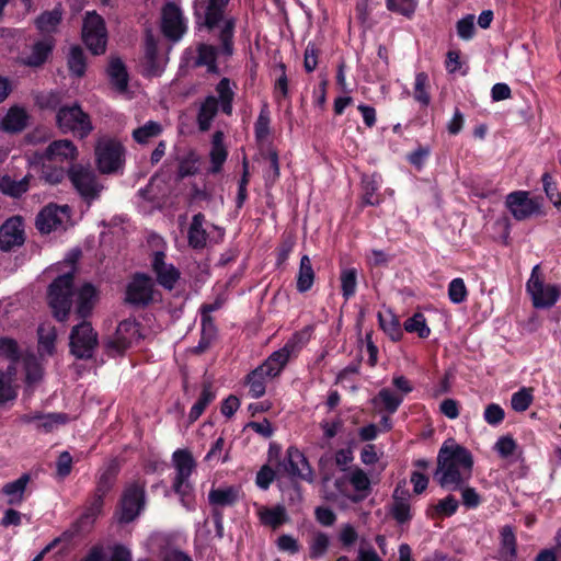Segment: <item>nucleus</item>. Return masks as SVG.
<instances>
[{"label":"nucleus","mask_w":561,"mask_h":561,"mask_svg":"<svg viewBox=\"0 0 561 561\" xmlns=\"http://www.w3.org/2000/svg\"><path fill=\"white\" fill-rule=\"evenodd\" d=\"M505 206L514 219L522 221L541 214L542 199L531 197L527 191H515L506 196Z\"/></svg>","instance_id":"nucleus-12"},{"label":"nucleus","mask_w":561,"mask_h":561,"mask_svg":"<svg viewBox=\"0 0 561 561\" xmlns=\"http://www.w3.org/2000/svg\"><path fill=\"white\" fill-rule=\"evenodd\" d=\"M267 379L271 378L260 371L259 368L248 376L249 393L252 398H261L265 393Z\"/></svg>","instance_id":"nucleus-49"},{"label":"nucleus","mask_w":561,"mask_h":561,"mask_svg":"<svg viewBox=\"0 0 561 561\" xmlns=\"http://www.w3.org/2000/svg\"><path fill=\"white\" fill-rule=\"evenodd\" d=\"M386 7L389 11L411 18L417 7V0H386Z\"/></svg>","instance_id":"nucleus-54"},{"label":"nucleus","mask_w":561,"mask_h":561,"mask_svg":"<svg viewBox=\"0 0 561 561\" xmlns=\"http://www.w3.org/2000/svg\"><path fill=\"white\" fill-rule=\"evenodd\" d=\"M217 112L218 100L213 95L207 96L206 100L202 103L197 116L198 127L202 131H206L210 128L211 122Z\"/></svg>","instance_id":"nucleus-38"},{"label":"nucleus","mask_w":561,"mask_h":561,"mask_svg":"<svg viewBox=\"0 0 561 561\" xmlns=\"http://www.w3.org/2000/svg\"><path fill=\"white\" fill-rule=\"evenodd\" d=\"M56 121L62 133H72L80 138L87 137L93 129L89 115L77 104L60 107Z\"/></svg>","instance_id":"nucleus-8"},{"label":"nucleus","mask_w":561,"mask_h":561,"mask_svg":"<svg viewBox=\"0 0 561 561\" xmlns=\"http://www.w3.org/2000/svg\"><path fill=\"white\" fill-rule=\"evenodd\" d=\"M68 67L71 73L82 77L85 72V57L81 47L73 46L69 50Z\"/></svg>","instance_id":"nucleus-50"},{"label":"nucleus","mask_w":561,"mask_h":561,"mask_svg":"<svg viewBox=\"0 0 561 561\" xmlns=\"http://www.w3.org/2000/svg\"><path fill=\"white\" fill-rule=\"evenodd\" d=\"M162 133V126L154 121H148L145 125L134 129L133 138L136 142L145 145Z\"/></svg>","instance_id":"nucleus-42"},{"label":"nucleus","mask_w":561,"mask_h":561,"mask_svg":"<svg viewBox=\"0 0 561 561\" xmlns=\"http://www.w3.org/2000/svg\"><path fill=\"white\" fill-rule=\"evenodd\" d=\"M68 175L76 190L87 199L95 198L102 190L94 172L81 164L71 165Z\"/></svg>","instance_id":"nucleus-15"},{"label":"nucleus","mask_w":561,"mask_h":561,"mask_svg":"<svg viewBox=\"0 0 561 561\" xmlns=\"http://www.w3.org/2000/svg\"><path fill=\"white\" fill-rule=\"evenodd\" d=\"M238 496L239 491L233 486L211 490L208 495L210 503L221 506L234 503Z\"/></svg>","instance_id":"nucleus-47"},{"label":"nucleus","mask_w":561,"mask_h":561,"mask_svg":"<svg viewBox=\"0 0 561 561\" xmlns=\"http://www.w3.org/2000/svg\"><path fill=\"white\" fill-rule=\"evenodd\" d=\"M287 470L291 476L298 477L309 482L313 480L312 469L305 455L298 448L289 447L287 449Z\"/></svg>","instance_id":"nucleus-23"},{"label":"nucleus","mask_w":561,"mask_h":561,"mask_svg":"<svg viewBox=\"0 0 561 561\" xmlns=\"http://www.w3.org/2000/svg\"><path fill=\"white\" fill-rule=\"evenodd\" d=\"M77 157L78 149L75 144L69 139H59L48 145L41 159L51 162L71 163Z\"/></svg>","instance_id":"nucleus-21"},{"label":"nucleus","mask_w":561,"mask_h":561,"mask_svg":"<svg viewBox=\"0 0 561 561\" xmlns=\"http://www.w3.org/2000/svg\"><path fill=\"white\" fill-rule=\"evenodd\" d=\"M468 290L462 278H454L448 285V297L454 304H461L466 300Z\"/></svg>","instance_id":"nucleus-57"},{"label":"nucleus","mask_w":561,"mask_h":561,"mask_svg":"<svg viewBox=\"0 0 561 561\" xmlns=\"http://www.w3.org/2000/svg\"><path fill=\"white\" fill-rule=\"evenodd\" d=\"M198 170V156L190 151L184 158L180 160L179 164V176L186 178L193 175Z\"/></svg>","instance_id":"nucleus-58"},{"label":"nucleus","mask_w":561,"mask_h":561,"mask_svg":"<svg viewBox=\"0 0 561 561\" xmlns=\"http://www.w3.org/2000/svg\"><path fill=\"white\" fill-rule=\"evenodd\" d=\"M38 352L41 355H53L57 339L56 328L51 322H43L38 330Z\"/></svg>","instance_id":"nucleus-30"},{"label":"nucleus","mask_w":561,"mask_h":561,"mask_svg":"<svg viewBox=\"0 0 561 561\" xmlns=\"http://www.w3.org/2000/svg\"><path fill=\"white\" fill-rule=\"evenodd\" d=\"M80 561H133V556L126 546L98 543Z\"/></svg>","instance_id":"nucleus-17"},{"label":"nucleus","mask_w":561,"mask_h":561,"mask_svg":"<svg viewBox=\"0 0 561 561\" xmlns=\"http://www.w3.org/2000/svg\"><path fill=\"white\" fill-rule=\"evenodd\" d=\"M98 301V290L91 284H84L77 293L76 313L80 318H87Z\"/></svg>","instance_id":"nucleus-27"},{"label":"nucleus","mask_w":561,"mask_h":561,"mask_svg":"<svg viewBox=\"0 0 561 561\" xmlns=\"http://www.w3.org/2000/svg\"><path fill=\"white\" fill-rule=\"evenodd\" d=\"M95 159L101 173H115L123 168L124 149L118 141L102 137L95 146Z\"/></svg>","instance_id":"nucleus-9"},{"label":"nucleus","mask_w":561,"mask_h":561,"mask_svg":"<svg viewBox=\"0 0 561 561\" xmlns=\"http://www.w3.org/2000/svg\"><path fill=\"white\" fill-rule=\"evenodd\" d=\"M32 175L26 174L21 180H14L5 175L0 181V188L2 193L12 197H19L30 188V181Z\"/></svg>","instance_id":"nucleus-39"},{"label":"nucleus","mask_w":561,"mask_h":561,"mask_svg":"<svg viewBox=\"0 0 561 561\" xmlns=\"http://www.w3.org/2000/svg\"><path fill=\"white\" fill-rule=\"evenodd\" d=\"M77 255L65 261L66 271L56 277L48 287V306L58 321H66L73 302V275Z\"/></svg>","instance_id":"nucleus-3"},{"label":"nucleus","mask_w":561,"mask_h":561,"mask_svg":"<svg viewBox=\"0 0 561 561\" xmlns=\"http://www.w3.org/2000/svg\"><path fill=\"white\" fill-rule=\"evenodd\" d=\"M139 339V324L135 320H124L118 324L115 334L105 343L106 352L112 356L119 355Z\"/></svg>","instance_id":"nucleus-14"},{"label":"nucleus","mask_w":561,"mask_h":561,"mask_svg":"<svg viewBox=\"0 0 561 561\" xmlns=\"http://www.w3.org/2000/svg\"><path fill=\"white\" fill-rule=\"evenodd\" d=\"M205 216L201 213L193 216L188 228V244L194 249H203L206 245L207 232L204 229Z\"/></svg>","instance_id":"nucleus-32"},{"label":"nucleus","mask_w":561,"mask_h":561,"mask_svg":"<svg viewBox=\"0 0 561 561\" xmlns=\"http://www.w3.org/2000/svg\"><path fill=\"white\" fill-rule=\"evenodd\" d=\"M534 400L531 388H522L513 393L511 399L512 409L516 412L526 411Z\"/></svg>","instance_id":"nucleus-53"},{"label":"nucleus","mask_w":561,"mask_h":561,"mask_svg":"<svg viewBox=\"0 0 561 561\" xmlns=\"http://www.w3.org/2000/svg\"><path fill=\"white\" fill-rule=\"evenodd\" d=\"M26 381L36 382L42 377V367L34 356L25 358Z\"/></svg>","instance_id":"nucleus-62"},{"label":"nucleus","mask_w":561,"mask_h":561,"mask_svg":"<svg viewBox=\"0 0 561 561\" xmlns=\"http://www.w3.org/2000/svg\"><path fill=\"white\" fill-rule=\"evenodd\" d=\"M69 417L65 413H48L41 414L37 428L48 433L56 430L58 426L66 424Z\"/></svg>","instance_id":"nucleus-52"},{"label":"nucleus","mask_w":561,"mask_h":561,"mask_svg":"<svg viewBox=\"0 0 561 561\" xmlns=\"http://www.w3.org/2000/svg\"><path fill=\"white\" fill-rule=\"evenodd\" d=\"M16 369L11 364L5 371L0 370V405L15 400L18 396V386L14 383Z\"/></svg>","instance_id":"nucleus-29"},{"label":"nucleus","mask_w":561,"mask_h":561,"mask_svg":"<svg viewBox=\"0 0 561 561\" xmlns=\"http://www.w3.org/2000/svg\"><path fill=\"white\" fill-rule=\"evenodd\" d=\"M314 271L311 260L308 255L300 259L299 270L296 279V288L299 293H306L311 289L314 282Z\"/></svg>","instance_id":"nucleus-34"},{"label":"nucleus","mask_w":561,"mask_h":561,"mask_svg":"<svg viewBox=\"0 0 561 561\" xmlns=\"http://www.w3.org/2000/svg\"><path fill=\"white\" fill-rule=\"evenodd\" d=\"M377 190H378V183L374 178L366 180L364 182L363 203L366 205H370V206L378 205L380 202V198L376 194Z\"/></svg>","instance_id":"nucleus-59"},{"label":"nucleus","mask_w":561,"mask_h":561,"mask_svg":"<svg viewBox=\"0 0 561 561\" xmlns=\"http://www.w3.org/2000/svg\"><path fill=\"white\" fill-rule=\"evenodd\" d=\"M82 39L93 55H102L105 53L107 30L103 18L95 11H89L84 15Z\"/></svg>","instance_id":"nucleus-7"},{"label":"nucleus","mask_w":561,"mask_h":561,"mask_svg":"<svg viewBox=\"0 0 561 561\" xmlns=\"http://www.w3.org/2000/svg\"><path fill=\"white\" fill-rule=\"evenodd\" d=\"M403 398L388 388L381 389L378 394L373 399L375 405L381 404L389 413H394Z\"/></svg>","instance_id":"nucleus-43"},{"label":"nucleus","mask_w":561,"mask_h":561,"mask_svg":"<svg viewBox=\"0 0 561 561\" xmlns=\"http://www.w3.org/2000/svg\"><path fill=\"white\" fill-rule=\"evenodd\" d=\"M428 87V76L425 72L416 73L413 96L420 104L424 106H427L431 102Z\"/></svg>","instance_id":"nucleus-48"},{"label":"nucleus","mask_w":561,"mask_h":561,"mask_svg":"<svg viewBox=\"0 0 561 561\" xmlns=\"http://www.w3.org/2000/svg\"><path fill=\"white\" fill-rule=\"evenodd\" d=\"M28 481L30 477L27 474H23L19 479L4 484L2 492L8 497V502L10 504L22 501Z\"/></svg>","instance_id":"nucleus-41"},{"label":"nucleus","mask_w":561,"mask_h":561,"mask_svg":"<svg viewBox=\"0 0 561 561\" xmlns=\"http://www.w3.org/2000/svg\"><path fill=\"white\" fill-rule=\"evenodd\" d=\"M107 75L112 85L118 92H125L128 85V73L123 61L117 57H112L107 67Z\"/></svg>","instance_id":"nucleus-31"},{"label":"nucleus","mask_w":561,"mask_h":561,"mask_svg":"<svg viewBox=\"0 0 561 561\" xmlns=\"http://www.w3.org/2000/svg\"><path fill=\"white\" fill-rule=\"evenodd\" d=\"M153 280L146 274H136L128 283L125 300L135 306H144L152 300Z\"/></svg>","instance_id":"nucleus-16"},{"label":"nucleus","mask_w":561,"mask_h":561,"mask_svg":"<svg viewBox=\"0 0 561 561\" xmlns=\"http://www.w3.org/2000/svg\"><path fill=\"white\" fill-rule=\"evenodd\" d=\"M404 330L409 333H416L419 337L426 339L431 334V329L426 323V319L423 313H414L412 317L404 321Z\"/></svg>","instance_id":"nucleus-44"},{"label":"nucleus","mask_w":561,"mask_h":561,"mask_svg":"<svg viewBox=\"0 0 561 561\" xmlns=\"http://www.w3.org/2000/svg\"><path fill=\"white\" fill-rule=\"evenodd\" d=\"M271 113L267 104L261 107L260 114L254 125L255 137L257 140H265L270 135Z\"/></svg>","instance_id":"nucleus-51"},{"label":"nucleus","mask_w":561,"mask_h":561,"mask_svg":"<svg viewBox=\"0 0 561 561\" xmlns=\"http://www.w3.org/2000/svg\"><path fill=\"white\" fill-rule=\"evenodd\" d=\"M161 27L164 36L172 41H179L186 32L185 19L174 3H168L163 7Z\"/></svg>","instance_id":"nucleus-18"},{"label":"nucleus","mask_w":561,"mask_h":561,"mask_svg":"<svg viewBox=\"0 0 561 561\" xmlns=\"http://www.w3.org/2000/svg\"><path fill=\"white\" fill-rule=\"evenodd\" d=\"M378 321L381 330L392 340L399 341L403 333L397 316L390 310L378 312Z\"/></svg>","instance_id":"nucleus-35"},{"label":"nucleus","mask_w":561,"mask_h":561,"mask_svg":"<svg viewBox=\"0 0 561 561\" xmlns=\"http://www.w3.org/2000/svg\"><path fill=\"white\" fill-rule=\"evenodd\" d=\"M118 471L119 466L114 459L110 460L104 467H102L96 477L95 489L91 496L104 501L105 496L115 485Z\"/></svg>","instance_id":"nucleus-22"},{"label":"nucleus","mask_w":561,"mask_h":561,"mask_svg":"<svg viewBox=\"0 0 561 561\" xmlns=\"http://www.w3.org/2000/svg\"><path fill=\"white\" fill-rule=\"evenodd\" d=\"M163 251H156L151 261L152 271L157 276V282L165 289H173L180 278L179 270L165 262Z\"/></svg>","instance_id":"nucleus-19"},{"label":"nucleus","mask_w":561,"mask_h":561,"mask_svg":"<svg viewBox=\"0 0 561 561\" xmlns=\"http://www.w3.org/2000/svg\"><path fill=\"white\" fill-rule=\"evenodd\" d=\"M163 70V61L158 57V44L154 36L147 32L145 41V73L149 77L159 76Z\"/></svg>","instance_id":"nucleus-24"},{"label":"nucleus","mask_w":561,"mask_h":561,"mask_svg":"<svg viewBox=\"0 0 561 561\" xmlns=\"http://www.w3.org/2000/svg\"><path fill=\"white\" fill-rule=\"evenodd\" d=\"M53 48L50 39H44L33 45L31 54L22 58V62L26 66H41L48 57Z\"/></svg>","instance_id":"nucleus-37"},{"label":"nucleus","mask_w":561,"mask_h":561,"mask_svg":"<svg viewBox=\"0 0 561 561\" xmlns=\"http://www.w3.org/2000/svg\"><path fill=\"white\" fill-rule=\"evenodd\" d=\"M474 16L467 15L457 22V34L462 39H470L474 33Z\"/></svg>","instance_id":"nucleus-63"},{"label":"nucleus","mask_w":561,"mask_h":561,"mask_svg":"<svg viewBox=\"0 0 561 561\" xmlns=\"http://www.w3.org/2000/svg\"><path fill=\"white\" fill-rule=\"evenodd\" d=\"M501 556L505 561H513L516 556V538L511 528L502 533Z\"/></svg>","instance_id":"nucleus-55"},{"label":"nucleus","mask_w":561,"mask_h":561,"mask_svg":"<svg viewBox=\"0 0 561 561\" xmlns=\"http://www.w3.org/2000/svg\"><path fill=\"white\" fill-rule=\"evenodd\" d=\"M256 515L264 526H279L289 522L283 505L256 506Z\"/></svg>","instance_id":"nucleus-28"},{"label":"nucleus","mask_w":561,"mask_h":561,"mask_svg":"<svg viewBox=\"0 0 561 561\" xmlns=\"http://www.w3.org/2000/svg\"><path fill=\"white\" fill-rule=\"evenodd\" d=\"M216 391L210 381H205L198 400L193 404L188 413L191 423L195 422L205 411V409L215 400Z\"/></svg>","instance_id":"nucleus-33"},{"label":"nucleus","mask_w":561,"mask_h":561,"mask_svg":"<svg viewBox=\"0 0 561 561\" xmlns=\"http://www.w3.org/2000/svg\"><path fill=\"white\" fill-rule=\"evenodd\" d=\"M342 295L345 300L352 298L357 288V270L354 267L343 268L340 275Z\"/></svg>","instance_id":"nucleus-45"},{"label":"nucleus","mask_w":561,"mask_h":561,"mask_svg":"<svg viewBox=\"0 0 561 561\" xmlns=\"http://www.w3.org/2000/svg\"><path fill=\"white\" fill-rule=\"evenodd\" d=\"M98 345V334L91 323L83 321L70 333V351L78 358H90Z\"/></svg>","instance_id":"nucleus-13"},{"label":"nucleus","mask_w":561,"mask_h":561,"mask_svg":"<svg viewBox=\"0 0 561 561\" xmlns=\"http://www.w3.org/2000/svg\"><path fill=\"white\" fill-rule=\"evenodd\" d=\"M104 501L91 496L80 508L78 514V526H90L99 522L103 515Z\"/></svg>","instance_id":"nucleus-26"},{"label":"nucleus","mask_w":561,"mask_h":561,"mask_svg":"<svg viewBox=\"0 0 561 561\" xmlns=\"http://www.w3.org/2000/svg\"><path fill=\"white\" fill-rule=\"evenodd\" d=\"M70 207L68 205L48 204L36 217V228L42 233L65 230L70 224Z\"/></svg>","instance_id":"nucleus-11"},{"label":"nucleus","mask_w":561,"mask_h":561,"mask_svg":"<svg viewBox=\"0 0 561 561\" xmlns=\"http://www.w3.org/2000/svg\"><path fill=\"white\" fill-rule=\"evenodd\" d=\"M526 291L530 296L533 306L537 309H549L561 297V286L546 283L538 264L531 270L530 277L526 283Z\"/></svg>","instance_id":"nucleus-6"},{"label":"nucleus","mask_w":561,"mask_h":561,"mask_svg":"<svg viewBox=\"0 0 561 561\" xmlns=\"http://www.w3.org/2000/svg\"><path fill=\"white\" fill-rule=\"evenodd\" d=\"M171 461L175 471L172 489L181 497L182 503L188 507L192 503L193 492L190 478L196 469V461L188 449L173 451Z\"/></svg>","instance_id":"nucleus-5"},{"label":"nucleus","mask_w":561,"mask_h":561,"mask_svg":"<svg viewBox=\"0 0 561 561\" xmlns=\"http://www.w3.org/2000/svg\"><path fill=\"white\" fill-rule=\"evenodd\" d=\"M516 447L517 445L511 436H502L495 443L494 449L501 457L507 458L514 454Z\"/></svg>","instance_id":"nucleus-61"},{"label":"nucleus","mask_w":561,"mask_h":561,"mask_svg":"<svg viewBox=\"0 0 561 561\" xmlns=\"http://www.w3.org/2000/svg\"><path fill=\"white\" fill-rule=\"evenodd\" d=\"M542 184L548 198L557 208H561V195L558 193L556 184L548 173L542 175Z\"/></svg>","instance_id":"nucleus-60"},{"label":"nucleus","mask_w":561,"mask_h":561,"mask_svg":"<svg viewBox=\"0 0 561 561\" xmlns=\"http://www.w3.org/2000/svg\"><path fill=\"white\" fill-rule=\"evenodd\" d=\"M61 20V13L58 10L43 13L37 20L36 25L43 33L53 32Z\"/></svg>","instance_id":"nucleus-56"},{"label":"nucleus","mask_w":561,"mask_h":561,"mask_svg":"<svg viewBox=\"0 0 561 561\" xmlns=\"http://www.w3.org/2000/svg\"><path fill=\"white\" fill-rule=\"evenodd\" d=\"M216 91L219 95L222 112L230 115L232 112V101L234 96L230 80L228 78H222L217 84Z\"/></svg>","instance_id":"nucleus-46"},{"label":"nucleus","mask_w":561,"mask_h":561,"mask_svg":"<svg viewBox=\"0 0 561 561\" xmlns=\"http://www.w3.org/2000/svg\"><path fill=\"white\" fill-rule=\"evenodd\" d=\"M472 468L471 453L455 440H446L438 451L435 479L440 486L456 490L471 478Z\"/></svg>","instance_id":"nucleus-2"},{"label":"nucleus","mask_w":561,"mask_h":561,"mask_svg":"<svg viewBox=\"0 0 561 561\" xmlns=\"http://www.w3.org/2000/svg\"><path fill=\"white\" fill-rule=\"evenodd\" d=\"M27 115L24 110L13 107L9 110L2 119V128L5 131L16 133L21 131L26 126Z\"/></svg>","instance_id":"nucleus-40"},{"label":"nucleus","mask_w":561,"mask_h":561,"mask_svg":"<svg viewBox=\"0 0 561 561\" xmlns=\"http://www.w3.org/2000/svg\"><path fill=\"white\" fill-rule=\"evenodd\" d=\"M146 504L145 482H129L123 489L114 517L119 524H130L145 511Z\"/></svg>","instance_id":"nucleus-4"},{"label":"nucleus","mask_w":561,"mask_h":561,"mask_svg":"<svg viewBox=\"0 0 561 561\" xmlns=\"http://www.w3.org/2000/svg\"><path fill=\"white\" fill-rule=\"evenodd\" d=\"M390 513L399 524H407L412 519L409 494L407 491L397 488L393 493V503Z\"/></svg>","instance_id":"nucleus-25"},{"label":"nucleus","mask_w":561,"mask_h":561,"mask_svg":"<svg viewBox=\"0 0 561 561\" xmlns=\"http://www.w3.org/2000/svg\"><path fill=\"white\" fill-rule=\"evenodd\" d=\"M227 150L224 146L222 131H216L213 136L211 150H210V172L218 173L227 159Z\"/></svg>","instance_id":"nucleus-36"},{"label":"nucleus","mask_w":561,"mask_h":561,"mask_svg":"<svg viewBox=\"0 0 561 561\" xmlns=\"http://www.w3.org/2000/svg\"><path fill=\"white\" fill-rule=\"evenodd\" d=\"M534 561H561V543L541 549Z\"/></svg>","instance_id":"nucleus-64"},{"label":"nucleus","mask_w":561,"mask_h":561,"mask_svg":"<svg viewBox=\"0 0 561 561\" xmlns=\"http://www.w3.org/2000/svg\"><path fill=\"white\" fill-rule=\"evenodd\" d=\"M304 344L300 333L294 334L285 345L273 352L257 368L270 378L277 377L293 356H296Z\"/></svg>","instance_id":"nucleus-10"},{"label":"nucleus","mask_w":561,"mask_h":561,"mask_svg":"<svg viewBox=\"0 0 561 561\" xmlns=\"http://www.w3.org/2000/svg\"><path fill=\"white\" fill-rule=\"evenodd\" d=\"M230 0H195L194 9L198 19H203L204 24L209 28L220 26L219 41L220 48L210 44H198L196 47V57L193 60L195 67H205L208 73L218 75L220 72L219 62L227 60L233 55V36L236 20L225 18L224 12Z\"/></svg>","instance_id":"nucleus-1"},{"label":"nucleus","mask_w":561,"mask_h":561,"mask_svg":"<svg viewBox=\"0 0 561 561\" xmlns=\"http://www.w3.org/2000/svg\"><path fill=\"white\" fill-rule=\"evenodd\" d=\"M24 242V227L20 217L9 218L0 228V249L10 251Z\"/></svg>","instance_id":"nucleus-20"}]
</instances>
